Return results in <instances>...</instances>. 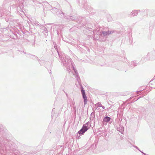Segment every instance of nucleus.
Returning a JSON list of instances; mask_svg holds the SVG:
<instances>
[{
  "instance_id": "nucleus-1",
  "label": "nucleus",
  "mask_w": 155,
  "mask_h": 155,
  "mask_svg": "<svg viewBox=\"0 0 155 155\" xmlns=\"http://www.w3.org/2000/svg\"><path fill=\"white\" fill-rule=\"evenodd\" d=\"M53 44L54 45V48L57 50L60 60L61 61L62 63L64 66L66 67V70L67 71H70V66L71 64H72L71 59L67 55H65L60 54L58 50L57 47L56 45V43L53 42Z\"/></svg>"
},
{
  "instance_id": "nucleus-2",
  "label": "nucleus",
  "mask_w": 155,
  "mask_h": 155,
  "mask_svg": "<svg viewBox=\"0 0 155 155\" xmlns=\"http://www.w3.org/2000/svg\"><path fill=\"white\" fill-rule=\"evenodd\" d=\"M17 3L16 5H13L12 6L11 9H14L17 12L20 13L23 12V5L21 0H18L16 1Z\"/></svg>"
},
{
  "instance_id": "nucleus-3",
  "label": "nucleus",
  "mask_w": 155,
  "mask_h": 155,
  "mask_svg": "<svg viewBox=\"0 0 155 155\" xmlns=\"http://www.w3.org/2000/svg\"><path fill=\"white\" fill-rule=\"evenodd\" d=\"M52 12L54 14H56L61 18H62L64 16V13L61 11L59 10L58 9L55 7L52 9Z\"/></svg>"
},
{
  "instance_id": "nucleus-4",
  "label": "nucleus",
  "mask_w": 155,
  "mask_h": 155,
  "mask_svg": "<svg viewBox=\"0 0 155 155\" xmlns=\"http://www.w3.org/2000/svg\"><path fill=\"white\" fill-rule=\"evenodd\" d=\"M71 65H72V68L73 69V70H74V72L75 74V76L76 77V80H77L78 82V83L79 84H80V78L78 75V73L77 71V70L74 67L73 64V63H72V64H71ZM71 66H70V67ZM70 69V71L69 72H69H70V71H71V69Z\"/></svg>"
},
{
  "instance_id": "nucleus-5",
  "label": "nucleus",
  "mask_w": 155,
  "mask_h": 155,
  "mask_svg": "<svg viewBox=\"0 0 155 155\" xmlns=\"http://www.w3.org/2000/svg\"><path fill=\"white\" fill-rule=\"evenodd\" d=\"M81 92L83 98L84 99V105H86L87 103V98L85 94V92L83 87H82L81 89Z\"/></svg>"
},
{
  "instance_id": "nucleus-6",
  "label": "nucleus",
  "mask_w": 155,
  "mask_h": 155,
  "mask_svg": "<svg viewBox=\"0 0 155 155\" xmlns=\"http://www.w3.org/2000/svg\"><path fill=\"white\" fill-rule=\"evenodd\" d=\"M114 32H117V31H102L101 35L103 34L104 36H106L107 35H109V34L113 33Z\"/></svg>"
},
{
  "instance_id": "nucleus-7",
  "label": "nucleus",
  "mask_w": 155,
  "mask_h": 155,
  "mask_svg": "<svg viewBox=\"0 0 155 155\" xmlns=\"http://www.w3.org/2000/svg\"><path fill=\"white\" fill-rule=\"evenodd\" d=\"M55 28L57 29V34L59 35L61 31H62L63 28V26L61 25H56L55 26Z\"/></svg>"
},
{
  "instance_id": "nucleus-8",
  "label": "nucleus",
  "mask_w": 155,
  "mask_h": 155,
  "mask_svg": "<svg viewBox=\"0 0 155 155\" xmlns=\"http://www.w3.org/2000/svg\"><path fill=\"white\" fill-rule=\"evenodd\" d=\"M147 57L150 59L155 58V51H153L148 53L147 54Z\"/></svg>"
},
{
  "instance_id": "nucleus-9",
  "label": "nucleus",
  "mask_w": 155,
  "mask_h": 155,
  "mask_svg": "<svg viewBox=\"0 0 155 155\" xmlns=\"http://www.w3.org/2000/svg\"><path fill=\"white\" fill-rule=\"evenodd\" d=\"M140 12V10H135L133 11L130 14V17H133L137 16L138 12Z\"/></svg>"
},
{
  "instance_id": "nucleus-10",
  "label": "nucleus",
  "mask_w": 155,
  "mask_h": 155,
  "mask_svg": "<svg viewBox=\"0 0 155 155\" xmlns=\"http://www.w3.org/2000/svg\"><path fill=\"white\" fill-rule=\"evenodd\" d=\"M91 126V122L89 121L88 122L83 126V127L85 129H87V130L90 128Z\"/></svg>"
},
{
  "instance_id": "nucleus-11",
  "label": "nucleus",
  "mask_w": 155,
  "mask_h": 155,
  "mask_svg": "<svg viewBox=\"0 0 155 155\" xmlns=\"http://www.w3.org/2000/svg\"><path fill=\"white\" fill-rule=\"evenodd\" d=\"M28 57L31 59L35 60H37L39 62L40 61V60L38 59V57L35 55L28 54Z\"/></svg>"
},
{
  "instance_id": "nucleus-12",
  "label": "nucleus",
  "mask_w": 155,
  "mask_h": 155,
  "mask_svg": "<svg viewBox=\"0 0 155 155\" xmlns=\"http://www.w3.org/2000/svg\"><path fill=\"white\" fill-rule=\"evenodd\" d=\"M87 131V129H85L84 127H82V128L78 131V133L80 135L83 134L86 131Z\"/></svg>"
},
{
  "instance_id": "nucleus-13",
  "label": "nucleus",
  "mask_w": 155,
  "mask_h": 155,
  "mask_svg": "<svg viewBox=\"0 0 155 155\" xmlns=\"http://www.w3.org/2000/svg\"><path fill=\"white\" fill-rule=\"evenodd\" d=\"M137 65V63L135 61H131V64H130V66L131 67H134Z\"/></svg>"
},
{
  "instance_id": "nucleus-14",
  "label": "nucleus",
  "mask_w": 155,
  "mask_h": 155,
  "mask_svg": "<svg viewBox=\"0 0 155 155\" xmlns=\"http://www.w3.org/2000/svg\"><path fill=\"white\" fill-rule=\"evenodd\" d=\"M110 118L108 116L105 117L103 119V121L106 122H108L110 120Z\"/></svg>"
},
{
  "instance_id": "nucleus-15",
  "label": "nucleus",
  "mask_w": 155,
  "mask_h": 155,
  "mask_svg": "<svg viewBox=\"0 0 155 155\" xmlns=\"http://www.w3.org/2000/svg\"><path fill=\"white\" fill-rule=\"evenodd\" d=\"M3 146L4 147L5 146V147H6L5 146V144L4 143H3V144L2 143H0V152L2 153V151H1L2 149L3 150L4 149L3 148Z\"/></svg>"
},
{
  "instance_id": "nucleus-16",
  "label": "nucleus",
  "mask_w": 155,
  "mask_h": 155,
  "mask_svg": "<svg viewBox=\"0 0 155 155\" xmlns=\"http://www.w3.org/2000/svg\"><path fill=\"white\" fill-rule=\"evenodd\" d=\"M117 130L122 134L124 130V128L123 127H121L120 128H117Z\"/></svg>"
},
{
  "instance_id": "nucleus-17",
  "label": "nucleus",
  "mask_w": 155,
  "mask_h": 155,
  "mask_svg": "<svg viewBox=\"0 0 155 155\" xmlns=\"http://www.w3.org/2000/svg\"><path fill=\"white\" fill-rule=\"evenodd\" d=\"M33 21V25H35L37 26L39 25V23L37 21H34V20L33 19H31Z\"/></svg>"
},
{
  "instance_id": "nucleus-18",
  "label": "nucleus",
  "mask_w": 155,
  "mask_h": 155,
  "mask_svg": "<svg viewBox=\"0 0 155 155\" xmlns=\"http://www.w3.org/2000/svg\"><path fill=\"white\" fill-rule=\"evenodd\" d=\"M31 19H29V21H28V23L29 26L31 24L32 25H33V21Z\"/></svg>"
},
{
  "instance_id": "nucleus-19",
  "label": "nucleus",
  "mask_w": 155,
  "mask_h": 155,
  "mask_svg": "<svg viewBox=\"0 0 155 155\" xmlns=\"http://www.w3.org/2000/svg\"><path fill=\"white\" fill-rule=\"evenodd\" d=\"M66 18L68 19V20H75V19H74V18H73L72 17H70V16H68V17H65Z\"/></svg>"
},
{
  "instance_id": "nucleus-20",
  "label": "nucleus",
  "mask_w": 155,
  "mask_h": 155,
  "mask_svg": "<svg viewBox=\"0 0 155 155\" xmlns=\"http://www.w3.org/2000/svg\"><path fill=\"white\" fill-rule=\"evenodd\" d=\"M3 14L2 8L0 6V17L2 16Z\"/></svg>"
},
{
  "instance_id": "nucleus-21",
  "label": "nucleus",
  "mask_w": 155,
  "mask_h": 155,
  "mask_svg": "<svg viewBox=\"0 0 155 155\" xmlns=\"http://www.w3.org/2000/svg\"><path fill=\"white\" fill-rule=\"evenodd\" d=\"M91 116L92 117H90V120H91V118H94L95 117L94 113L92 112L91 114Z\"/></svg>"
},
{
  "instance_id": "nucleus-22",
  "label": "nucleus",
  "mask_w": 155,
  "mask_h": 155,
  "mask_svg": "<svg viewBox=\"0 0 155 155\" xmlns=\"http://www.w3.org/2000/svg\"><path fill=\"white\" fill-rule=\"evenodd\" d=\"M42 29L43 30L45 31L46 32V33H48V30L45 27H43Z\"/></svg>"
},
{
  "instance_id": "nucleus-23",
  "label": "nucleus",
  "mask_w": 155,
  "mask_h": 155,
  "mask_svg": "<svg viewBox=\"0 0 155 155\" xmlns=\"http://www.w3.org/2000/svg\"><path fill=\"white\" fill-rule=\"evenodd\" d=\"M85 5V7H84L85 8H86L87 11H89V9H88V8H90V7L87 4H86Z\"/></svg>"
},
{
  "instance_id": "nucleus-24",
  "label": "nucleus",
  "mask_w": 155,
  "mask_h": 155,
  "mask_svg": "<svg viewBox=\"0 0 155 155\" xmlns=\"http://www.w3.org/2000/svg\"><path fill=\"white\" fill-rule=\"evenodd\" d=\"M133 147H135V148H136L138 150H139L140 152H142V151H141L139 149V148L136 146H133Z\"/></svg>"
},
{
  "instance_id": "nucleus-25",
  "label": "nucleus",
  "mask_w": 155,
  "mask_h": 155,
  "mask_svg": "<svg viewBox=\"0 0 155 155\" xmlns=\"http://www.w3.org/2000/svg\"><path fill=\"white\" fill-rule=\"evenodd\" d=\"M98 104V107H101L102 106V104H101L99 103H98V104Z\"/></svg>"
},
{
  "instance_id": "nucleus-26",
  "label": "nucleus",
  "mask_w": 155,
  "mask_h": 155,
  "mask_svg": "<svg viewBox=\"0 0 155 155\" xmlns=\"http://www.w3.org/2000/svg\"><path fill=\"white\" fill-rule=\"evenodd\" d=\"M141 90H140V91H136V93L137 94H140L141 93Z\"/></svg>"
},
{
  "instance_id": "nucleus-27",
  "label": "nucleus",
  "mask_w": 155,
  "mask_h": 155,
  "mask_svg": "<svg viewBox=\"0 0 155 155\" xmlns=\"http://www.w3.org/2000/svg\"><path fill=\"white\" fill-rule=\"evenodd\" d=\"M54 110H55V109L54 108L52 110V114L53 113H54Z\"/></svg>"
},
{
  "instance_id": "nucleus-28",
  "label": "nucleus",
  "mask_w": 155,
  "mask_h": 155,
  "mask_svg": "<svg viewBox=\"0 0 155 155\" xmlns=\"http://www.w3.org/2000/svg\"><path fill=\"white\" fill-rule=\"evenodd\" d=\"M33 2L35 3H38V2L37 1H35V0H34Z\"/></svg>"
},
{
  "instance_id": "nucleus-29",
  "label": "nucleus",
  "mask_w": 155,
  "mask_h": 155,
  "mask_svg": "<svg viewBox=\"0 0 155 155\" xmlns=\"http://www.w3.org/2000/svg\"><path fill=\"white\" fill-rule=\"evenodd\" d=\"M22 52H23V53H24V54H26V52L24 51H23L22 52L21 51V54H22Z\"/></svg>"
},
{
  "instance_id": "nucleus-30",
  "label": "nucleus",
  "mask_w": 155,
  "mask_h": 155,
  "mask_svg": "<svg viewBox=\"0 0 155 155\" xmlns=\"http://www.w3.org/2000/svg\"><path fill=\"white\" fill-rule=\"evenodd\" d=\"M101 107H102V108L103 109H104L105 108V107L104 106H103L102 105V106Z\"/></svg>"
},
{
  "instance_id": "nucleus-31",
  "label": "nucleus",
  "mask_w": 155,
  "mask_h": 155,
  "mask_svg": "<svg viewBox=\"0 0 155 155\" xmlns=\"http://www.w3.org/2000/svg\"><path fill=\"white\" fill-rule=\"evenodd\" d=\"M141 153H143L144 155H147L146 153H143V152H141Z\"/></svg>"
},
{
  "instance_id": "nucleus-32",
  "label": "nucleus",
  "mask_w": 155,
  "mask_h": 155,
  "mask_svg": "<svg viewBox=\"0 0 155 155\" xmlns=\"http://www.w3.org/2000/svg\"><path fill=\"white\" fill-rule=\"evenodd\" d=\"M58 147H62V146H58Z\"/></svg>"
},
{
  "instance_id": "nucleus-33",
  "label": "nucleus",
  "mask_w": 155,
  "mask_h": 155,
  "mask_svg": "<svg viewBox=\"0 0 155 155\" xmlns=\"http://www.w3.org/2000/svg\"><path fill=\"white\" fill-rule=\"evenodd\" d=\"M6 21H7V22H8V20H7V19H6Z\"/></svg>"
},
{
  "instance_id": "nucleus-34",
  "label": "nucleus",
  "mask_w": 155,
  "mask_h": 155,
  "mask_svg": "<svg viewBox=\"0 0 155 155\" xmlns=\"http://www.w3.org/2000/svg\"><path fill=\"white\" fill-rule=\"evenodd\" d=\"M34 46L35 45V42H34Z\"/></svg>"
},
{
  "instance_id": "nucleus-35",
  "label": "nucleus",
  "mask_w": 155,
  "mask_h": 155,
  "mask_svg": "<svg viewBox=\"0 0 155 155\" xmlns=\"http://www.w3.org/2000/svg\"><path fill=\"white\" fill-rule=\"evenodd\" d=\"M139 97H138V99L137 100H138V99H139Z\"/></svg>"
},
{
  "instance_id": "nucleus-36",
  "label": "nucleus",
  "mask_w": 155,
  "mask_h": 155,
  "mask_svg": "<svg viewBox=\"0 0 155 155\" xmlns=\"http://www.w3.org/2000/svg\"><path fill=\"white\" fill-rule=\"evenodd\" d=\"M146 11H148V10H146Z\"/></svg>"
},
{
  "instance_id": "nucleus-37",
  "label": "nucleus",
  "mask_w": 155,
  "mask_h": 155,
  "mask_svg": "<svg viewBox=\"0 0 155 155\" xmlns=\"http://www.w3.org/2000/svg\"><path fill=\"white\" fill-rule=\"evenodd\" d=\"M40 63V65H41V64Z\"/></svg>"
}]
</instances>
